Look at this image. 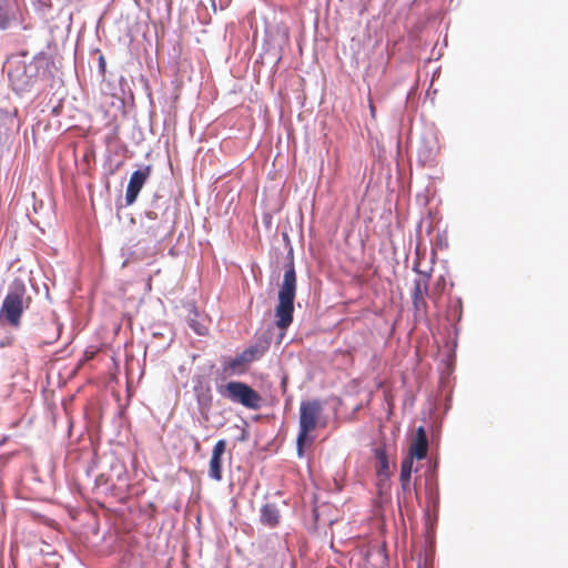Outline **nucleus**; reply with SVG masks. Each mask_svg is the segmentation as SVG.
<instances>
[{
	"label": "nucleus",
	"mask_w": 568,
	"mask_h": 568,
	"mask_svg": "<svg viewBox=\"0 0 568 568\" xmlns=\"http://www.w3.org/2000/svg\"><path fill=\"white\" fill-rule=\"evenodd\" d=\"M49 326H51L53 328V334L51 336V339L50 341H45V343H52L53 341H55L59 336V328L58 326L54 324V323H50Z\"/></svg>",
	"instance_id": "obj_16"
},
{
	"label": "nucleus",
	"mask_w": 568,
	"mask_h": 568,
	"mask_svg": "<svg viewBox=\"0 0 568 568\" xmlns=\"http://www.w3.org/2000/svg\"><path fill=\"white\" fill-rule=\"evenodd\" d=\"M412 469H413L412 457L404 459L400 465V481H402V486L404 489L407 488V486L409 485Z\"/></svg>",
	"instance_id": "obj_13"
},
{
	"label": "nucleus",
	"mask_w": 568,
	"mask_h": 568,
	"mask_svg": "<svg viewBox=\"0 0 568 568\" xmlns=\"http://www.w3.org/2000/svg\"><path fill=\"white\" fill-rule=\"evenodd\" d=\"M99 62H100V67H101V69H102V70H104V68H105L104 58H103V57H100V61H99Z\"/></svg>",
	"instance_id": "obj_18"
},
{
	"label": "nucleus",
	"mask_w": 568,
	"mask_h": 568,
	"mask_svg": "<svg viewBox=\"0 0 568 568\" xmlns=\"http://www.w3.org/2000/svg\"><path fill=\"white\" fill-rule=\"evenodd\" d=\"M432 542H433V538H427V539H426V544H429V545H430Z\"/></svg>",
	"instance_id": "obj_21"
},
{
	"label": "nucleus",
	"mask_w": 568,
	"mask_h": 568,
	"mask_svg": "<svg viewBox=\"0 0 568 568\" xmlns=\"http://www.w3.org/2000/svg\"><path fill=\"white\" fill-rule=\"evenodd\" d=\"M428 450V440L424 427L416 429L414 442L410 445L409 454L412 457L423 459L426 457Z\"/></svg>",
	"instance_id": "obj_10"
},
{
	"label": "nucleus",
	"mask_w": 568,
	"mask_h": 568,
	"mask_svg": "<svg viewBox=\"0 0 568 568\" xmlns=\"http://www.w3.org/2000/svg\"><path fill=\"white\" fill-rule=\"evenodd\" d=\"M226 445L225 439H220L215 443L212 449L209 464V476L216 481L222 479V457L225 453Z\"/></svg>",
	"instance_id": "obj_9"
},
{
	"label": "nucleus",
	"mask_w": 568,
	"mask_h": 568,
	"mask_svg": "<svg viewBox=\"0 0 568 568\" xmlns=\"http://www.w3.org/2000/svg\"><path fill=\"white\" fill-rule=\"evenodd\" d=\"M161 206V204H156L153 210L145 212V217L148 219L149 223H142V226L145 229V234L148 235L149 240L158 241L162 233L166 231V209L159 212Z\"/></svg>",
	"instance_id": "obj_5"
},
{
	"label": "nucleus",
	"mask_w": 568,
	"mask_h": 568,
	"mask_svg": "<svg viewBox=\"0 0 568 568\" xmlns=\"http://www.w3.org/2000/svg\"><path fill=\"white\" fill-rule=\"evenodd\" d=\"M195 331H196L197 334H203V332L197 329V328H195Z\"/></svg>",
	"instance_id": "obj_22"
},
{
	"label": "nucleus",
	"mask_w": 568,
	"mask_h": 568,
	"mask_svg": "<svg viewBox=\"0 0 568 568\" xmlns=\"http://www.w3.org/2000/svg\"><path fill=\"white\" fill-rule=\"evenodd\" d=\"M151 165H145L131 174L125 192V202L128 205H131L135 202L141 189L151 175Z\"/></svg>",
	"instance_id": "obj_7"
},
{
	"label": "nucleus",
	"mask_w": 568,
	"mask_h": 568,
	"mask_svg": "<svg viewBox=\"0 0 568 568\" xmlns=\"http://www.w3.org/2000/svg\"><path fill=\"white\" fill-rule=\"evenodd\" d=\"M429 277V275H427ZM428 291V278L425 281H415V287L413 291V303L414 306L418 310L422 305H425V295Z\"/></svg>",
	"instance_id": "obj_12"
},
{
	"label": "nucleus",
	"mask_w": 568,
	"mask_h": 568,
	"mask_svg": "<svg viewBox=\"0 0 568 568\" xmlns=\"http://www.w3.org/2000/svg\"><path fill=\"white\" fill-rule=\"evenodd\" d=\"M296 295V273L294 261L291 256L286 264L283 282L278 291V303L275 307V324L284 335L287 327L293 322L294 300Z\"/></svg>",
	"instance_id": "obj_1"
},
{
	"label": "nucleus",
	"mask_w": 568,
	"mask_h": 568,
	"mask_svg": "<svg viewBox=\"0 0 568 568\" xmlns=\"http://www.w3.org/2000/svg\"><path fill=\"white\" fill-rule=\"evenodd\" d=\"M31 297L27 294L24 284L14 281L3 298L0 308V320L13 328H19L23 311L29 307Z\"/></svg>",
	"instance_id": "obj_2"
},
{
	"label": "nucleus",
	"mask_w": 568,
	"mask_h": 568,
	"mask_svg": "<svg viewBox=\"0 0 568 568\" xmlns=\"http://www.w3.org/2000/svg\"><path fill=\"white\" fill-rule=\"evenodd\" d=\"M194 390L196 393L197 402L200 404L211 403V388L207 384L204 385L202 382H199V385L194 387Z\"/></svg>",
	"instance_id": "obj_15"
},
{
	"label": "nucleus",
	"mask_w": 568,
	"mask_h": 568,
	"mask_svg": "<svg viewBox=\"0 0 568 568\" xmlns=\"http://www.w3.org/2000/svg\"><path fill=\"white\" fill-rule=\"evenodd\" d=\"M369 109H371L372 115L374 116L375 115V106L373 105V103L369 104Z\"/></svg>",
	"instance_id": "obj_20"
},
{
	"label": "nucleus",
	"mask_w": 568,
	"mask_h": 568,
	"mask_svg": "<svg viewBox=\"0 0 568 568\" xmlns=\"http://www.w3.org/2000/svg\"><path fill=\"white\" fill-rule=\"evenodd\" d=\"M7 26H8V20H7V19H4V20L0 23V28L6 29V28H7Z\"/></svg>",
	"instance_id": "obj_19"
},
{
	"label": "nucleus",
	"mask_w": 568,
	"mask_h": 568,
	"mask_svg": "<svg viewBox=\"0 0 568 568\" xmlns=\"http://www.w3.org/2000/svg\"><path fill=\"white\" fill-rule=\"evenodd\" d=\"M323 414V405L318 399L303 400L300 405V429L296 439L297 454H304V448L313 444L311 433L316 429Z\"/></svg>",
	"instance_id": "obj_3"
},
{
	"label": "nucleus",
	"mask_w": 568,
	"mask_h": 568,
	"mask_svg": "<svg viewBox=\"0 0 568 568\" xmlns=\"http://www.w3.org/2000/svg\"><path fill=\"white\" fill-rule=\"evenodd\" d=\"M113 495H114V496L118 498V500H120V501H124V500H125V498H126V494H125V491H122V493H119V494H118V493H113Z\"/></svg>",
	"instance_id": "obj_17"
},
{
	"label": "nucleus",
	"mask_w": 568,
	"mask_h": 568,
	"mask_svg": "<svg viewBox=\"0 0 568 568\" xmlns=\"http://www.w3.org/2000/svg\"><path fill=\"white\" fill-rule=\"evenodd\" d=\"M261 521L268 528H275L280 525L281 515L277 507L273 504H266L261 508Z\"/></svg>",
	"instance_id": "obj_11"
},
{
	"label": "nucleus",
	"mask_w": 568,
	"mask_h": 568,
	"mask_svg": "<svg viewBox=\"0 0 568 568\" xmlns=\"http://www.w3.org/2000/svg\"><path fill=\"white\" fill-rule=\"evenodd\" d=\"M258 349L256 347H248L236 357L225 361L223 369L225 373L242 374L246 371V364L254 361L257 356Z\"/></svg>",
	"instance_id": "obj_8"
},
{
	"label": "nucleus",
	"mask_w": 568,
	"mask_h": 568,
	"mask_svg": "<svg viewBox=\"0 0 568 568\" xmlns=\"http://www.w3.org/2000/svg\"><path fill=\"white\" fill-rule=\"evenodd\" d=\"M220 393L233 403L241 404L248 409H260L261 395L250 385L242 382H229Z\"/></svg>",
	"instance_id": "obj_4"
},
{
	"label": "nucleus",
	"mask_w": 568,
	"mask_h": 568,
	"mask_svg": "<svg viewBox=\"0 0 568 568\" xmlns=\"http://www.w3.org/2000/svg\"><path fill=\"white\" fill-rule=\"evenodd\" d=\"M375 458L377 463L378 475H386L388 473V458L383 448L375 449Z\"/></svg>",
	"instance_id": "obj_14"
},
{
	"label": "nucleus",
	"mask_w": 568,
	"mask_h": 568,
	"mask_svg": "<svg viewBox=\"0 0 568 568\" xmlns=\"http://www.w3.org/2000/svg\"><path fill=\"white\" fill-rule=\"evenodd\" d=\"M8 77L12 89L19 93L28 91L34 82V74L28 71L27 64L22 61L9 70Z\"/></svg>",
	"instance_id": "obj_6"
}]
</instances>
